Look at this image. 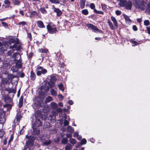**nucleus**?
I'll return each instance as SVG.
<instances>
[{"mask_svg": "<svg viewBox=\"0 0 150 150\" xmlns=\"http://www.w3.org/2000/svg\"><path fill=\"white\" fill-rule=\"evenodd\" d=\"M132 28L134 31H136L138 30V28L136 25H133L132 26Z\"/></svg>", "mask_w": 150, "mask_h": 150, "instance_id": "54", "label": "nucleus"}, {"mask_svg": "<svg viewBox=\"0 0 150 150\" xmlns=\"http://www.w3.org/2000/svg\"><path fill=\"white\" fill-rule=\"evenodd\" d=\"M33 135H38L40 134V132L39 129L33 126Z\"/></svg>", "mask_w": 150, "mask_h": 150, "instance_id": "12", "label": "nucleus"}, {"mask_svg": "<svg viewBox=\"0 0 150 150\" xmlns=\"http://www.w3.org/2000/svg\"><path fill=\"white\" fill-rule=\"evenodd\" d=\"M123 16L125 19V21L126 23H131V20L125 14H123Z\"/></svg>", "mask_w": 150, "mask_h": 150, "instance_id": "15", "label": "nucleus"}, {"mask_svg": "<svg viewBox=\"0 0 150 150\" xmlns=\"http://www.w3.org/2000/svg\"><path fill=\"white\" fill-rule=\"evenodd\" d=\"M13 134H11L10 136V138L9 139V140L8 141V142H12L13 140Z\"/></svg>", "mask_w": 150, "mask_h": 150, "instance_id": "50", "label": "nucleus"}, {"mask_svg": "<svg viewBox=\"0 0 150 150\" xmlns=\"http://www.w3.org/2000/svg\"><path fill=\"white\" fill-rule=\"evenodd\" d=\"M146 28L147 31V33L149 34H150V27H147Z\"/></svg>", "mask_w": 150, "mask_h": 150, "instance_id": "58", "label": "nucleus"}, {"mask_svg": "<svg viewBox=\"0 0 150 150\" xmlns=\"http://www.w3.org/2000/svg\"><path fill=\"white\" fill-rule=\"evenodd\" d=\"M40 10L41 13L43 14H46L47 13V11L43 8H41Z\"/></svg>", "mask_w": 150, "mask_h": 150, "instance_id": "39", "label": "nucleus"}, {"mask_svg": "<svg viewBox=\"0 0 150 150\" xmlns=\"http://www.w3.org/2000/svg\"><path fill=\"white\" fill-rule=\"evenodd\" d=\"M16 40L17 41L15 42V43L13 46H10V48L11 49L14 48L15 49L14 50H19L21 49V44L19 41V40L18 38L16 39Z\"/></svg>", "mask_w": 150, "mask_h": 150, "instance_id": "5", "label": "nucleus"}, {"mask_svg": "<svg viewBox=\"0 0 150 150\" xmlns=\"http://www.w3.org/2000/svg\"><path fill=\"white\" fill-rule=\"evenodd\" d=\"M25 137L28 139V140L26 142V144L27 146H24V149L25 148L28 147L33 145V141L32 140L33 137L32 136H28L27 135L25 136Z\"/></svg>", "mask_w": 150, "mask_h": 150, "instance_id": "7", "label": "nucleus"}, {"mask_svg": "<svg viewBox=\"0 0 150 150\" xmlns=\"http://www.w3.org/2000/svg\"><path fill=\"white\" fill-rule=\"evenodd\" d=\"M69 141L71 144H75L76 142L75 139L73 138H70L69 140Z\"/></svg>", "mask_w": 150, "mask_h": 150, "instance_id": "32", "label": "nucleus"}, {"mask_svg": "<svg viewBox=\"0 0 150 150\" xmlns=\"http://www.w3.org/2000/svg\"><path fill=\"white\" fill-rule=\"evenodd\" d=\"M94 11L96 12V13H98V14H103V13L102 11H98L96 10V9H94Z\"/></svg>", "mask_w": 150, "mask_h": 150, "instance_id": "53", "label": "nucleus"}, {"mask_svg": "<svg viewBox=\"0 0 150 150\" xmlns=\"http://www.w3.org/2000/svg\"><path fill=\"white\" fill-rule=\"evenodd\" d=\"M5 110H7V108H4V110L2 109H0V115L1 116H4L5 115Z\"/></svg>", "mask_w": 150, "mask_h": 150, "instance_id": "16", "label": "nucleus"}, {"mask_svg": "<svg viewBox=\"0 0 150 150\" xmlns=\"http://www.w3.org/2000/svg\"><path fill=\"white\" fill-rule=\"evenodd\" d=\"M69 124V122L66 120H65L64 122V126L68 125Z\"/></svg>", "mask_w": 150, "mask_h": 150, "instance_id": "52", "label": "nucleus"}, {"mask_svg": "<svg viewBox=\"0 0 150 150\" xmlns=\"http://www.w3.org/2000/svg\"><path fill=\"white\" fill-rule=\"evenodd\" d=\"M14 50H11L8 51L7 52V54L9 56H11L12 54L13 53V51Z\"/></svg>", "mask_w": 150, "mask_h": 150, "instance_id": "48", "label": "nucleus"}, {"mask_svg": "<svg viewBox=\"0 0 150 150\" xmlns=\"http://www.w3.org/2000/svg\"><path fill=\"white\" fill-rule=\"evenodd\" d=\"M51 94L53 96H56L57 95L56 91L53 89L52 88L50 90Z\"/></svg>", "mask_w": 150, "mask_h": 150, "instance_id": "26", "label": "nucleus"}, {"mask_svg": "<svg viewBox=\"0 0 150 150\" xmlns=\"http://www.w3.org/2000/svg\"><path fill=\"white\" fill-rule=\"evenodd\" d=\"M66 136L67 137L69 138L71 137L72 135L70 134L67 133L66 134Z\"/></svg>", "mask_w": 150, "mask_h": 150, "instance_id": "61", "label": "nucleus"}, {"mask_svg": "<svg viewBox=\"0 0 150 150\" xmlns=\"http://www.w3.org/2000/svg\"><path fill=\"white\" fill-rule=\"evenodd\" d=\"M130 42L132 44H134L135 45H137L139 44L138 42H137L136 41H135L132 39L130 40Z\"/></svg>", "mask_w": 150, "mask_h": 150, "instance_id": "34", "label": "nucleus"}, {"mask_svg": "<svg viewBox=\"0 0 150 150\" xmlns=\"http://www.w3.org/2000/svg\"><path fill=\"white\" fill-rule=\"evenodd\" d=\"M58 87L59 89L63 91H64V88L62 84H60L58 85Z\"/></svg>", "mask_w": 150, "mask_h": 150, "instance_id": "43", "label": "nucleus"}, {"mask_svg": "<svg viewBox=\"0 0 150 150\" xmlns=\"http://www.w3.org/2000/svg\"><path fill=\"white\" fill-rule=\"evenodd\" d=\"M81 143L82 145L85 144L86 143V140L85 139H83L81 141Z\"/></svg>", "mask_w": 150, "mask_h": 150, "instance_id": "49", "label": "nucleus"}, {"mask_svg": "<svg viewBox=\"0 0 150 150\" xmlns=\"http://www.w3.org/2000/svg\"><path fill=\"white\" fill-rule=\"evenodd\" d=\"M48 85L51 87L52 88L54 87V83L52 81H50L48 82Z\"/></svg>", "mask_w": 150, "mask_h": 150, "instance_id": "36", "label": "nucleus"}, {"mask_svg": "<svg viewBox=\"0 0 150 150\" xmlns=\"http://www.w3.org/2000/svg\"><path fill=\"white\" fill-rule=\"evenodd\" d=\"M58 99L60 100H62L64 99V96L61 94H59L58 96Z\"/></svg>", "mask_w": 150, "mask_h": 150, "instance_id": "41", "label": "nucleus"}, {"mask_svg": "<svg viewBox=\"0 0 150 150\" xmlns=\"http://www.w3.org/2000/svg\"><path fill=\"white\" fill-rule=\"evenodd\" d=\"M12 57L14 58V60L16 61V65L18 67H21L22 60L21 59V55L18 53H15L13 54Z\"/></svg>", "mask_w": 150, "mask_h": 150, "instance_id": "2", "label": "nucleus"}, {"mask_svg": "<svg viewBox=\"0 0 150 150\" xmlns=\"http://www.w3.org/2000/svg\"><path fill=\"white\" fill-rule=\"evenodd\" d=\"M85 0H81L80 3V6L81 8H83L85 6Z\"/></svg>", "mask_w": 150, "mask_h": 150, "instance_id": "19", "label": "nucleus"}, {"mask_svg": "<svg viewBox=\"0 0 150 150\" xmlns=\"http://www.w3.org/2000/svg\"><path fill=\"white\" fill-rule=\"evenodd\" d=\"M36 74L37 76H40L41 74H45L47 72V70L40 66H37L36 69Z\"/></svg>", "mask_w": 150, "mask_h": 150, "instance_id": "3", "label": "nucleus"}, {"mask_svg": "<svg viewBox=\"0 0 150 150\" xmlns=\"http://www.w3.org/2000/svg\"><path fill=\"white\" fill-rule=\"evenodd\" d=\"M49 1L54 4H59V3L58 0H49Z\"/></svg>", "mask_w": 150, "mask_h": 150, "instance_id": "40", "label": "nucleus"}, {"mask_svg": "<svg viewBox=\"0 0 150 150\" xmlns=\"http://www.w3.org/2000/svg\"><path fill=\"white\" fill-rule=\"evenodd\" d=\"M41 89L44 90L45 92H47L49 91V88L47 86H43L42 87Z\"/></svg>", "mask_w": 150, "mask_h": 150, "instance_id": "28", "label": "nucleus"}, {"mask_svg": "<svg viewBox=\"0 0 150 150\" xmlns=\"http://www.w3.org/2000/svg\"><path fill=\"white\" fill-rule=\"evenodd\" d=\"M127 2L126 0H122L120 2L119 5L121 7H125Z\"/></svg>", "mask_w": 150, "mask_h": 150, "instance_id": "18", "label": "nucleus"}, {"mask_svg": "<svg viewBox=\"0 0 150 150\" xmlns=\"http://www.w3.org/2000/svg\"><path fill=\"white\" fill-rule=\"evenodd\" d=\"M42 113L41 111H37L35 113V117H42Z\"/></svg>", "mask_w": 150, "mask_h": 150, "instance_id": "20", "label": "nucleus"}, {"mask_svg": "<svg viewBox=\"0 0 150 150\" xmlns=\"http://www.w3.org/2000/svg\"><path fill=\"white\" fill-rule=\"evenodd\" d=\"M101 6L103 10H105L106 9V7L105 4H102Z\"/></svg>", "mask_w": 150, "mask_h": 150, "instance_id": "59", "label": "nucleus"}, {"mask_svg": "<svg viewBox=\"0 0 150 150\" xmlns=\"http://www.w3.org/2000/svg\"><path fill=\"white\" fill-rule=\"evenodd\" d=\"M4 2L5 4L8 5L10 4H11V2L9 0H5Z\"/></svg>", "mask_w": 150, "mask_h": 150, "instance_id": "47", "label": "nucleus"}, {"mask_svg": "<svg viewBox=\"0 0 150 150\" xmlns=\"http://www.w3.org/2000/svg\"><path fill=\"white\" fill-rule=\"evenodd\" d=\"M68 103L70 105H72L73 104V102L72 100H69L68 102Z\"/></svg>", "mask_w": 150, "mask_h": 150, "instance_id": "60", "label": "nucleus"}, {"mask_svg": "<svg viewBox=\"0 0 150 150\" xmlns=\"http://www.w3.org/2000/svg\"><path fill=\"white\" fill-rule=\"evenodd\" d=\"M28 37L30 39V40H31L32 39L31 35L30 33H28L27 34Z\"/></svg>", "mask_w": 150, "mask_h": 150, "instance_id": "55", "label": "nucleus"}, {"mask_svg": "<svg viewBox=\"0 0 150 150\" xmlns=\"http://www.w3.org/2000/svg\"><path fill=\"white\" fill-rule=\"evenodd\" d=\"M36 76L35 74L33 71H31L30 72V77L31 79L32 80H34L35 79Z\"/></svg>", "mask_w": 150, "mask_h": 150, "instance_id": "21", "label": "nucleus"}, {"mask_svg": "<svg viewBox=\"0 0 150 150\" xmlns=\"http://www.w3.org/2000/svg\"><path fill=\"white\" fill-rule=\"evenodd\" d=\"M48 32L51 34L55 33L57 32V30L55 27H52L51 25H48L47 26Z\"/></svg>", "mask_w": 150, "mask_h": 150, "instance_id": "8", "label": "nucleus"}, {"mask_svg": "<svg viewBox=\"0 0 150 150\" xmlns=\"http://www.w3.org/2000/svg\"><path fill=\"white\" fill-rule=\"evenodd\" d=\"M53 99L50 96H48L47 97L45 100V102L46 103H49L50 101L52 100Z\"/></svg>", "mask_w": 150, "mask_h": 150, "instance_id": "24", "label": "nucleus"}, {"mask_svg": "<svg viewBox=\"0 0 150 150\" xmlns=\"http://www.w3.org/2000/svg\"><path fill=\"white\" fill-rule=\"evenodd\" d=\"M115 13L117 15L119 16L121 14V12L119 10H117L115 11Z\"/></svg>", "mask_w": 150, "mask_h": 150, "instance_id": "51", "label": "nucleus"}, {"mask_svg": "<svg viewBox=\"0 0 150 150\" xmlns=\"http://www.w3.org/2000/svg\"><path fill=\"white\" fill-rule=\"evenodd\" d=\"M137 21L139 23H141L142 21V20L141 18H137Z\"/></svg>", "mask_w": 150, "mask_h": 150, "instance_id": "64", "label": "nucleus"}, {"mask_svg": "<svg viewBox=\"0 0 150 150\" xmlns=\"http://www.w3.org/2000/svg\"><path fill=\"white\" fill-rule=\"evenodd\" d=\"M40 139L42 140V143L43 146H47L50 144L52 142V141L50 140H45V136L42 135V137L41 135L40 136Z\"/></svg>", "mask_w": 150, "mask_h": 150, "instance_id": "6", "label": "nucleus"}, {"mask_svg": "<svg viewBox=\"0 0 150 150\" xmlns=\"http://www.w3.org/2000/svg\"><path fill=\"white\" fill-rule=\"evenodd\" d=\"M150 24L149 21L148 20H145L144 21V24L145 26H148Z\"/></svg>", "mask_w": 150, "mask_h": 150, "instance_id": "38", "label": "nucleus"}, {"mask_svg": "<svg viewBox=\"0 0 150 150\" xmlns=\"http://www.w3.org/2000/svg\"><path fill=\"white\" fill-rule=\"evenodd\" d=\"M72 147V146L70 144H68L65 146V150H71Z\"/></svg>", "mask_w": 150, "mask_h": 150, "instance_id": "25", "label": "nucleus"}, {"mask_svg": "<svg viewBox=\"0 0 150 150\" xmlns=\"http://www.w3.org/2000/svg\"><path fill=\"white\" fill-rule=\"evenodd\" d=\"M134 5L136 7L139 8L142 11H144L146 8V3L144 1L139 0L134 1Z\"/></svg>", "mask_w": 150, "mask_h": 150, "instance_id": "1", "label": "nucleus"}, {"mask_svg": "<svg viewBox=\"0 0 150 150\" xmlns=\"http://www.w3.org/2000/svg\"><path fill=\"white\" fill-rule=\"evenodd\" d=\"M42 125V123L40 121V120L38 118H36L35 121L34 125L33 126L37 127H39Z\"/></svg>", "mask_w": 150, "mask_h": 150, "instance_id": "11", "label": "nucleus"}, {"mask_svg": "<svg viewBox=\"0 0 150 150\" xmlns=\"http://www.w3.org/2000/svg\"><path fill=\"white\" fill-rule=\"evenodd\" d=\"M78 135H79V134H78V133L77 132H75L74 133V137H77L78 136Z\"/></svg>", "mask_w": 150, "mask_h": 150, "instance_id": "62", "label": "nucleus"}, {"mask_svg": "<svg viewBox=\"0 0 150 150\" xmlns=\"http://www.w3.org/2000/svg\"><path fill=\"white\" fill-rule=\"evenodd\" d=\"M54 11L57 13V15L58 16H59L62 14L61 11L58 8H55Z\"/></svg>", "mask_w": 150, "mask_h": 150, "instance_id": "22", "label": "nucleus"}, {"mask_svg": "<svg viewBox=\"0 0 150 150\" xmlns=\"http://www.w3.org/2000/svg\"><path fill=\"white\" fill-rule=\"evenodd\" d=\"M132 6V3L131 1H128L127 2L125 7V9L128 10L131 9Z\"/></svg>", "mask_w": 150, "mask_h": 150, "instance_id": "10", "label": "nucleus"}, {"mask_svg": "<svg viewBox=\"0 0 150 150\" xmlns=\"http://www.w3.org/2000/svg\"><path fill=\"white\" fill-rule=\"evenodd\" d=\"M90 6L91 8L92 9H93L95 7V5L93 3L91 4L90 5Z\"/></svg>", "mask_w": 150, "mask_h": 150, "instance_id": "57", "label": "nucleus"}, {"mask_svg": "<svg viewBox=\"0 0 150 150\" xmlns=\"http://www.w3.org/2000/svg\"><path fill=\"white\" fill-rule=\"evenodd\" d=\"M26 24V23L24 21H22L21 22H19L18 24L19 25H25Z\"/></svg>", "mask_w": 150, "mask_h": 150, "instance_id": "56", "label": "nucleus"}, {"mask_svg": "<svg viewBox=\"0 0 150 150\" xmlns=\"http://www.w3.org/2000/svg\"><path fill=\"white\" fill-rule=\"evenodd\" d=\"M87 26L89 28L92 30L93 32H96V31H98L100 33H102V31L101 30L98 29L93 24H87Z\"/></svg>", "mask_w": 150, "mask_h": 150, "instance_id": "9", "label": "nucleus"}, {"mask_svg": "<svg viewBox=\"0 0 150 150\" xmlns=\"http://www.w3.org/2000/svg\"><path fill=\"white\" fill-rule=\"evenodd\" d=\"M21 117V116L20 115L17 114L16 117V118L17 121H19L20 120Z\"/></svg>", "mask_w": 150, "mask_h": 150, "instance_id": "45", "label": "nucleus"}, {"mask_svg": "<svg viewBox=\"0 0 150 150\" xmlns=\"http://www.w3.org/2000/svg\"><path fill=\"white\" fill-rule=\"evenodd\" d=\"M4 100L5 102L7 103L5 105H3V107L5 108H7V110H10L11 108V104H8L10 103L11 102L12 99L11 98L8 96H6L4 99Z\"/></svg>", "mask_w": 150, "mask_h": 150, "instance_id": "4", "label": "nucleus"}, {"mask_svg": "<svg viewBox=\"0 0 150 150\" xmlns=\"http://www.w3.org/2000/svg\"><path fill=\"white\" fill-rule=\"evenodd\" d=\"M145 12H148L149 14H150V3L147 4V7L146 8Z\"/></svg>", "mask_w": 150, "mask_h": 150, "instance_id": "23", "label": "nucleus"}, {"mask_svg": "<svg viewBox=\"0 0 150 150\" xmlns=\"http://www.w3.org/2000/svg\"><path fill=\"white\" fill-rule=\"evenodd\" d=\"M23 97L21 96L20 99L18 103V106L19 108H21L23 105Z\"/></svg>", "mask_w": 150, "mask_h": 150, "instance_id": "17", "label": "nucleus"}, {"mask_svg": "<svg viewBox=\"0 0 150 150\" xmlns=\"http://www.w3.org/2000/svg\"><path fill=\"white\" fill-rule=\"evenodd\" d=\"M39 52L42 53H47L48 50L46 49H40L39 50Z\"/></svg>", "mask_w": 150, "mask_h": 150, "instance_id": "29", "label": "nucleus"}, {"mask_svg": "<svg viewBox=\"0 0 150 150\" xmlns=\"http://www.w3.org/2000/svg\"><path fill=\"white\" fill-rule=\"evenodd\" d=\"M51 107L54 108L56 109L58 107V105L56 103L54 102H52L51 103Z\"/></svg>", "mask_w": 150, "mask_h": 150, "instance_id": "30", "label": "nucleus"}, {"mask_svg": "<svg viewBox=\"0 0 150 150\" xmlns=\"http://www.w3.org/2000/svg\"><path fill=\"white\" fill-rule=\"evenodd\" d=\"M68 142V140L67 138H64L62 140V143L64 144H66Z\"/></svg>", "mask_w": 150, "mask_h": 150, "instance_id": "33", "label": "nucleus"}, {"mask_svg": "<svg viewBox=\"0 0 150 150\" xmlns=\"http://www.w3.org/2000/svg\"><path fill=\"white\" fill-rule=\"evenodd\" d=\"M82 13L86 15H87L88 13V12L87 9H85L82 10Z\"/></svg>", "mask_w": 150, "mask_h": 150, "instance_id": "35", "label": "nucleus"}, {"mask_svg": "<svg viewBox=\"0 0 150 150\" xmlns=\"http://www.w3.org/2000/svg\"><path fill=\"white\" fill-rule=\"evenodd\" d=\"M13 3L16 5H18L19 4L20 2L18 0H11Z\"/></svg>", "mask_w": 150, "mask_h": 150, "instance_id": "37", "label": "nucleus"}, {"mask_svg": "<svg viewBox=\"0 0 150 150\" xmlns=\"http://www.w3.org/2000/svg\"><path fill=\"white\" fill-rule=\"evenodd\" d=\"M113 23L115 25V28H117L118 26V23L115 18L114 17H113Z\"/></svg>", "mask_w": 150, "mask_h": 150, "instance_id": "27", "label": "nucleus"}, {"mask_svg": "<svg viewBox=\"0 0 150 150\" xmlns=\"http://www.w3.org/2000/svg\"><path fill=\"white\" fill-rule=\"evenodd\" d=\"M1 23L2 25L5 28H7L8 27V24L6 22H1Z\"/></svg>", "mask_w": 150, "mask_h": 150, "instance_id": "42", "label": "nucleus"}, {"mask_svg": "<svg viewBox=\"0 0 150 150\" xmlns=\"http://www.w3.org/2000/svg\"><path fill=\"white\" fill-rule=\"evenodd\" d=\"M37 26L39 28H44L45 26L43 22L41 21H38L37 22Z\"/></svg>", "mask_w": 150, "mask_h": 150, "instance_id": "13", "label": "nucleus"}, {"mask_svg": "<svg viewBox=\"0 0 150 150\" xmlns=\"http://www.w3.org/2000/svg\"><path fill=\"white\" fill-rule=\"evenodd\" d=\"M4 135L3 132L0 130V138L2 137Z\"/></svg>", "mask_w": 150, "mask_h": 150, "instance_id": "63", "label": "nucleus"}, {"mask_svg": "<svg viewBox=\"0 0 150 150\" xmlns=\"http://www.w3.org/2000/svg\"><path fill=\"white\" fill-rule=\"evenodd\" d=\"M66 130L68 132L71 133H73L74 132V128L70 126H67Z\"/></svg>", "mask_w": 150, "mask_h": 150, "instance_id": "14", "label": "nucleus"}, {"mask_svg": "<svg viewBox=\"0 0 150 150\" xmlns=\"http://www.w3.org/2000/svg\"><path fill=\"white\" fill-rule=\"evenodd\" d=\"M16 41V40L13 38H11L9 40V42L11 43H15Z\"/></svg>", "mask_w": 150, "mask_h": 150, "instance_id": "44", "label": "nucleus"}, {"mask_svg": "<svg viewBox=\"0 0 150 150\" xmlns=\"http://www.w3.org/2000/svg\"><path fill=\"white\" fill-rule=\"evenodd\" d=\"M38 14L35 11H33L30 14V17H34L35 16H37Z\"/></svg>", "mask_w": 150, "mask_h": 150, "instance_id": "31", "label": "nucleus"}, {"mask_svg": "<svg viewBox=\"0 0 150 150\" xmlns=\"http://www.w3.org/2000/svg\"><path fill=\"white\" fill-rule=\"evenodd\" d=\"M108 22L109 26L111 28V29H112V22L109 20H108Z\"/></svg>", "mask_w": 150, "mask_h": 150, "instance_id": "46", "label": "nucleus"}]
</instances>
